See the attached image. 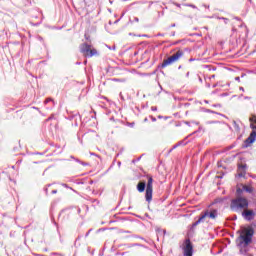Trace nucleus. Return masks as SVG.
Segmentation results:
<instances>
[{
    "instance_id": "obj_29",
    "label": "nucleus",
    "mask_w": 256,
    "mask_h": 256,
    "mask_svg": "<svg viewBox=\"0 0 256 256\" xmlns=\"http://www.w3.org/2000/svg\"><path fill=\"white\" fill-rule=\"evenodd\" d=\"M134 21H135L136 23H139V18L135 17V18H134Z\"/></svg>"
},
{
    "instance_id": "obj_1",
    "label": "nucleus",
    "mask_w": 256,
    "mask_h": 256,
    "mask_svg": "<svg viewBox=\"0 0 256 256\" xmlns=\"http://www.w3.org/2000/svg\"><path fill=\"white\" fill-rule=\"evenodd\" d=\"M254 231L251 228H246L242 231L241 235L237 239V244L240 249H245V247H249L251 241H253Z\"/></svg>"
},
{
    "instance_id": "obj_3",
    "label": "nucleus",
    "mask_w": 256,
    "mask_h": 256,
    "mask_svg": "<svg viewBox=\"0 0 256 256\" xmlns=\"http://www.w3.org/2000/svg\"><path fill=\"white\" fill-rule=\"evenodd\" d=\"M183 57V51L178 50L174 55L170 56L168 59L164 60L161 63V69H165V67H168V65H172V63H175L176 61H179Z\"/></svg>"
},
{
    "instance_id": "obj_32",
    "label": "nucleus",
    "mask_w": 256,
    "mask_h": 256,
    "mask_svg": "<svg viewBox=\"0 0 256 256\" xmlns=\"http://www.w3.org/2000/svg\"><path fill=\"white\" fill-rule=\"evenodd\" d=\"M57 190H52V195H56Z\"/></svg>"
},
{
    "instance_id": "obj_40",
    "label": "nucleus",
    "mask_w": 256,
    "mask_h": 256,
    "mask_svg": "<svg viewBox=\"0 0 256 256\" xmlns=\"http://www.w3.org/2000/svg\"><path fill=\"white\" fill-rule=\"evenodd\" d=\"M207 112H208V113H214V112H213V111H211V110H207Z\"/></svg>"
},
{
    "instance_id": "obj_21",
    "label": "nucleus",
    "mask_w": 256,
    "mask_h": 256,
    "mask_svg": "<svg viewBox=\"0 0 256 256\" xmlns=\"http://www.w3.org/2000/svg\"><path fill=\"white\" fill-rule=\"evenodd\" d=\"M129 247H143V245L135 243L131 244Z\"/></svg>"
},
{
    "instance_id": "obj_34",
    "label": "nucleus",
    "mask_w": 256,
    "mask_h": 256,
    "mask_svg": "<svg viewBox=\"0 0 256 256\" xmlns=\"http://www.w3.org/2000/svg\"><path fill=\"white\" fill-rule=\"evenodd\" d=\"M112 81H119V79H117V78H113V79H112Z\"/></svg>"
},
{
    "instance_id": "obj_30",
    "label": "nucleus",
    "mask_w": 256,
    "mask_h": 256,
    "mask_svg": "<svg viewBox=\"0 0 256 256\" xmlns=\"http://www.w3.org/2000/svg\"><path fill=\"white\" fill-rule=\"evenodd\" d=\"M44 191H45V193L47 195V193H49V188H45Z\"/></svg>"
},
{
    "instance_id": "obj_37",
    "label": "nucleus",
    "mask_w": 256,
    "mask_h": 256,
    "mask_svg": "<svg viewBox=\"0 0 256 256\" xmlns=\"http://www.w3.org/2000/svg\"><path fill=\"white\" fill-rule=\"evenodd\" d=\"M240 91H245V89L243 87H240Z\"/></svg>"
},
{
    "instance_id": "obj_48",
    "label": "nucleus",
    "mask_w": 256,
    "mask_h": 256,
    "mask_svg": "<svg viewBox=\"0 0 256 256\" xmlns=\"http://www.w3.org/2000/svg\"><path fill=\"white\" fill-rule=\"evenodd\" d=\"M228 71H231V69L230 68H226Z\"/></svg>"
},
{
    "instance_id": "obj_45",
    "label": "nucleus",
    "mask_w": 256,
    "mask_h": 256,
    "mask_svg": "<svg viewBox=\"0 0 256 256\" xmlns=\"http://www.w3.org/2000/svg\"><path fill=\"white\" fill-rule=\"evenodd\" d=\"M81 239V237H78L77 239H76V241H79Z\"/></svg>"
},
{
    "instance_id": "obj_28",
    "label": "nucleus",
    "mask_w": 256,
    "mask_h": 256,
    "mask_svg": "<svg viewBox=\"0 0 256 256\" xmlns=\"http://www.w3.org/2000/svg\"><path fill=\"white\" fill-rule=\"evenodd\" d=\"M151 111H157V106H152Z\"/></svg>"
},
{
    "instance_id": "obj_6",
    "label": "nucleus",
    "mask_w": 256,
    "mask_h": 256,
    "mask_svg": "<svg viewBox=\"0 0 256 256\" xmlns=\"http://www.w3.org/2000/svg\"><path fill=\"white\" fill-rule=\"evenodd\" d=\"M184 256H193V244L190 239H186L184 242Z\"/></svg>"
},
{
    "instance_id": "obj_24",
    "label": "nucleus",
    "mask_w": 256,
    "mask_h": 256,
    "mask_svg": "<svg viewBox=\"0 0 256 256\" xmlns=\"http://www.w3.org/2000/svg\"><path fill=\"white\" fill-rule=\"evenodd\" d=\"M106 47H108V49H110V51H115L116 47L115 46H109V45H106Z\"/></svg>"
},
{
    "instance_id": "obj_17",
    "label": "nucleus",
    "mask_w": 256,
    "mask_h": 256,
    "mask_svg": "<svg viewBox=\"0 0 256 256\" xmlns=\"http://www.w3.org/2000/svg\"><path fill=\"white\" fill-rule=\"evenodd\" d=\"M76 163H80V165H83L84 167H87V165H89L88 163H85L79 159H74Z\"/></svg>"
},
{
    "instance_id": "obj_13",
    "label": "nucleus",
    "mask_w": 256,
    "mask_h": 256,
    "mask_svg": "<svg viewBox=\"0 0 256 256\" xmlns=\"http://www.w3.org/2000/svg\"><path fill=\"white\" fill-rule=\"evenodd\" d=\"M225 203V198H216L213 202L212 205H218L221 206Z\"/></svg>"
},
{
    "instance_id": "obj_49",
    "label": "nucleus",
    "mask_w": 256,
    "mask_h": 256,
    "mask_svg": "<svg viewBox=\"0 0 256 256\" xmlns=\"http://www.w3.org/2000/svg\"><path fill=\"white\" fill-rule=\"evenodd\" d=\"M125 233H131L130 231H125Z\"/></svg>"
},
{
    "instance_id": "obj_33",
    "label": "nucleus",
    "mask_w": 256,
    "mask_h": 256,
    "mask_svg": "<svg viewBox=\"0 0 256 256\" xmlns=\"http://www.w3.org/2000/svg\"><path fill=\"white\" fill-rule=\"evenodd\" d=\"M217 179H223V175L217 176Z\"/></svg>"
},
{
    "instance_id": "obj_39",
    "label": "nucleus",
    "mask_w": 256,
    "mask_h": 256,
    "mask_svg": "<svg viewBox=\"0 0 256 256\" xmlns=\"http://www.w3.org/2000/svg\"><path fill=\"white\" fill-rule=\"evenodd\" d=\"M189 61H190V62H191V61H195V59H193V58H190V59H189Z\"/></svg>"
},
{
    "instance_id": "obj_22",
    "label": "nucleus",
    "mask_w": 256,
    "mask_h": 256,
    "mask_svg": "<svg viewBox=\"0 0 256 256\" xmlns=\"http://www.w3.org/2000/svg\"><path fill=\"white\" fill-rule=\"evenodd\" d=\"M186 7H191L192 9H197V6L193 4H186Z\"/></svg>"
},
{
    "instance_id": "obj_47",
    "label": "nucleus",
    "mask_w": 256,
    "mask_h": 256,
    "mask_svg": "<svg viewBox=\"0 0 256 256\" xmlns=\"http://www.w3.org/2000/svg\"><path fill=\"white\" fill-rule=\"evenodd\" d=\"M223 195H225V190L222 191Z\"/></svg>"
},
{
    "instance_id": "obj_16",
    "label": "nucleus",
    "mask_w": 256,
    "mask_h": 256,
    "mask_svg": "<svg viewBox=\"0 0 256 256\" xmlns=\"http://www.w3.org/2000/svg\"><path fill=\"white\" fill-rule=\"evenodd\" d=\"M233 127L236 133H239V131H241V128L239 127V124H237L236 121H233Z\"/></svg>"
},
{
    "instance_id": "obj_27",
    "label": "nucleus",
    "mask_w": 256,
    "mask_h": 256,
    "mask_svg": "<svg viewBox=\"0 0 256 256\" xmlns=\"http://www.w3.org/2000/svg\"><path fill=\"white\" fill-rule=\"evenodd\" d=\"M91 231H93V229H89L88 232L85 234V237H87L88 235H90Z\"/></svg>"
},
{
    "instance_id": "obj_50",
    "label": "nucleus",
    "mask_w": 256,
    "mask_h": 256,
    "mask_svg": "<svg viewBox=\"0 0 256 256\" xmlns=\"http://www.w3.org/2000/svg\"><path fill=\"white\" fill-rule=\"evenodd\" d=\"M186 125H189V122H186Z\"/></svg>"
},
{
    "instance_id": "obj_38",
    "label": "nucleus",
    "mask_w": 256,
    "mask_h": 256,
    "mask_svg": "<svg viewBox=\"0 0 256 256\" xmlns=\"http://www.w3.org/2000/svg\"><path fill=\"white\" fill-rule=\"evenodd\" d=\"M176 7H181V4L176 3Z\"/></svg>"
},
{
    "instance_id": "obj_25",
    "label": "nucleus",
    "mask_w": 256,
    "mask_h": 256,
    "mask_svg": "<svg viewBox=\"0 0 256 256\" xmlns=\"http://www.w3.org/2000/svg\"><path fill=\"white\" fill-rule=\"evenodd\" d=\"M179 147V143L175 144L170 151H173V149H177Z\"/></svg>"
},
{
    "instance_id": "obj_14",
    "label": "nucleus",
    "mask_w": 256,
    "mask_h": 256,
    "mask_svg": "<svg viewBox=\"0 0 256 256\" xmlns=\"http://www.w3.org/2000/svg\"><path fill=\"white\" fill-rule=\"evenodd\" d=\"M204 221H205V216H200L199 219L192 224V229H195L197 225H199L200 223H203Z\"/></svg>"
},
{
    "instance_id": "obj_15",
    "label": "nucleus",
    "mask_w": 256,
    "mask_h": 256,
    "mask_svg": "<svg viewBox=\"0 0 256 256\" xmlns=\"http://www.w3.org/2000/svg\"><path fill=\"white\" fill-rule=\"evenodd\" d=\"M250 122H251V124H250L251 129L255 130L256 129V116L255 115L250 118Z\"/></svg>"
},
{
    "instance_id": "obj_20",
    "label": "nucleus",
    "mask_w": 256,
    "mask_h": 256,
    "mask_svg": "<svg viewBox=\"0 0 256 256\" xmlns=\"http://www.w3.org/2000/svg\"><path fill=\"white\" fill-rule=\"evenodd\" d=\"M179 147L183 146V145H187V143H185V140H181L178 142Z\"/></svg>"
},
{
    "instance_id": "obj_7",
    "label": "nucleus",
    "mask_w": 256,
    "mask_h": 256,
    "mask_svg": "<svg viewBox=\"0 0 256 256\" xmlns=\"http://www.w3.org/2000/svg\"><path fill=\"white\" fill-rule=\"evenodd\" d=\"M200 217H204V219H217V209H212L211 211L206 210L200 214Z\"/></svg>"
},
{
    "instance_id": "obj_4",
    "label": "nucleus",
    "mask_w": 256,
    "mask_h": 256,
    "mask_svg": "<svg viewBox=\"0 0 256 256\" xmlns=\"http://www.w3.org/2000/svg\"><path fill=\"white\" fill-rule=\"evenodd\" d=\"M145 199L147 203H150V201H153V177H148V182L146 185V193H145Z\"/></svg>"
},
{
    "instance_id": "obj_46",
    "label": "nucleus",
    "mask_w": 256,
    "mask_h": 256,
    "mask_svg": "<svg viewBox=\"0 0 256 256\" xmlns=\"http://www.w3.org/2000/svg\"><path fill=\"white\" fill-rule=\"evenodd\" d=\"M186 77H189V72H187Z\"/></svg>"
},
{
    "instance_id": "obj_19",
    "label": "nucleus",
    "mask_w": 256,
    "mask_h": 256,
    "mask_svg": "<svg viewBox=\"0 0 256 256\" xmlns=\"http://www.w3.org/2000/svg\"><path fill=\"white\" fill-rule=\"evenodd\" d=\"M60 185H61L62 187H65V189H71V191H74V193H75V190H74L73 188L69 187V185H67V184H65V183H60Z\"/></svg>"
},
{
    "instance_id": "obj_36",
    "label": "nucleus",
    "mask_w": 256,
    "mask_h": 256,
    "mask_svg": "<svg viewBox=\"0 0 256 256\" xmlns=\"http://www.w3.org/2000/svg\"><path fill=\"white\" fill-rule=\"evenodd\" d=\"M235 80H236V81H240V78H239V77H236Z\"/></svg>"
},
{
    "instance_id": "obj_42",
    "label": "nucleus",
    "mask_w": 256,
    "mask_h": 256,
    "mask_svg": "<svg viewBox=\"0 0 256 256\" xmlns=\"http://www.w3.org/2000/svg\"><path fill=\"white\" fill-rule=\"evenodd\" d=\"M152 121H157V118H152Z\"/></svg>"
},
{
    "instance_id": "obj_9",
    "label": "nucleus",
    "mask_w": 256,
    "mask_h": 256,
    "mask_svg": "<svg viewBox=\"0 0 256 256\" xmlns=\"http://www.w3.org/2000/svg\"><path fill=\"white\" fill-rule=\"evenodd\" d=\"M255 141H256V131L253 130L250 133L249 137L245 140L246 147H249V145H251L252 143H255Z\"/></svg>"
},
{
    "instance_id": "obj_41",
    "label": "nucleus",
    "mask_w": 256,
    "mask_h": 256,
    "mask_svg": "<svg viewBox=\"0 0 256 256\" xmlns=\"http://www.w3.org/2000/svg\"><path fill=\"white\" fill-rule=\"evenodd\" d=\"M170 27H176V25L175 24H171V26Z\"/></svg>"
},
{
    "instance_id": "obj_8",
    "label": "nucleus",
    "mask_w": 256,
    "mask_h": 256,
    "mask_svg": "<svg viewBox=\"0 0 256 256\" xmlns=\"http://www.w3.org/2000/svg\"><path fill=\"white\" fill-rule=\"evenodd\" d=\"M242 217L246 221H253V219H255V212L246 208L244 211H242Z\"/></svg>"
},
{
    "instance_id": "obj_52",
    "label": "nucleus",
    "mask_w": 256,
    "mask_h": 256,
    "mask_svg": "<svg viewBox=\"0 0 256 256\" xmlns=\"http://www.w3.org/2000/svg\"><path fill=\"white\" fill-rule=\"evenodd\" d=\"M178 69H181V66H179Z\"/></svg>"
},
{
    "instance_id": "obj_10",
    "label": "nucleus",
    "mask_w": 256,
    "mask_h": 256,
    "mask_svg": "<svg viewBox=\"0 0 256 256\" xmlns=\"http://www.w3.org/2000/svg\"><path fill=\"white\" fill-rule=\"evenodd\" d=\"M243 191H244L245 193H253V187L244 185V186L242 187V190H241V189H238V190H237V194H238V195H241V193H243Z\"/></svg>"
},
{
    "instance_id": "obj_12",
    "label": "nucleus",
    "mask_w": 256,
    "mask_h": 256,
    "mask_svg": "<svg viewBox=\"0 0 256 256\" xmlns=\"http://www.w3.org/2000/svg\"><path fill=\"white\" fill-rule=\"evenodd\" d=\"M247 172L245 171V165L239 166L238 168V177H245Z\"/></svg>"
},
{
    "instance_id": "obj_18",
    "label": "nucleus",
    "mask_w": 256,
    "mask_h": 256,
    "mask_svg": "<svg viewBox=\"0 0 256 256\" xmlns=\"http://www.w3.org/2000/svg\"><path fill=\"white\" fill-rule=\"evenodd\" d=\"M47 103H52L53 105H55V102L53 101L52 98H47L45 101H44V104L47 105Z\"/></svg>"
},
{
    "instance_id": "obj_2",
    "label": "nucleus",
    "mask_w": 256,
    "mask_h": 256,
    "mask_svg": "<svg viewBox=\"0 0 256 256\" xmlns=\"http://www.w3.org/2000/svg\"><path fill=\"white\" fill-rule=\"evenodd\" d=\"M230 207L232 211L241 212L245 209H249V200L243 196H238L231 201Z\"/></svg>"
},
{
    "instance_id": "obj_11",
    "label": "nucleus",
    "mask_w": 256,
    "mask_h": 256,
    "mask_svg": "<svg viewBox=\"0 0 256 256\" xmlns=\"http://www.w3.org/2000/svg\"><path fill=\"white\" fill-rule=\"evenodd\" d=\"M146 187H147V183L146 182H139L137 184V190L139 191V193H143V191H145Z\"/></svg>"
},
{
    "instance_id": "obj_51",
    "label": "nucleus",
    "mask_w": 256,
    "mask_h": 256,
    "mask_svg": "<svg viewBox=\"0 0 256 256\" xmlns=\"http://www.w3.org/2000/svg\"><path fill=\"white\" fill-rule=\"evenodd\" d=\"M113 165H115V160L113 161Z\"/></svg>"
},
{
    "instance_id": "obj_31",
    "label": "nucleus",
    "mask_w": 256,
    "mask_h": 256,
    "mask_svg": "<svg viewBox=\"0 0 256 256\" xmlns=\"http://www.w3.org/2000/svg\"><path fill=\"white\" fill-rule=\"evenodd\" d=\"M117 165H118L119 168H121V161H118Z\"/></svg>"
},
{
    "instance_id": "obj_44",
    "label": "nucleus",
    "mask_w": 256,
    "mask_h": 256,
    "mask_svg": "<svg viewBox=\"0 0 256 256\" xmlns=\"http://www.w3.org/2000/svg\"><path fill=\"white\" fill-rule=\"evenodd\" d=\"M78 213H81V208L78 209Z\"/></svg>"
},
{
    "instance_id": "obj_43",
    "label": "nucleus",
    "mask_w": 256,
    "mask_h": 256,
    "mask_svg": "<svg viewBox=\"0 0 256 256\" xmlns=\"http://www.w3.org/2000/svg\"><path fill=\"white\" fill-rule=\"evenodd\" d=\"M137 239H143L142 237L136 236Z\"/></svg>"
},
{
    "instance_id": "obj_35",
    "label": "nucleus",
    "mask_w": 256,
    "mask_h": 256,
    "mask_svg": "<svg viewBox=\"0 0 256 256\" xmlns=\"http://www.w3.org/2000/svg\"><path fill=\"white\" fill-rule=\"evenodd\" d=\"M223 252V249H220L217 253L219 254V253H222Z\"/></svg>"
},
{
    "instance_id": "obj_26",
    "label": "nucleus",
    "mask_w": 256,
    "mask_h": 256,
    "mask_svg": "<svg viewBox=\"0 0 256 256\" xmlns=\"http://www.w3.org/2000/svg\"><path fill=\"white\" fill-rule=\"evenodd\" d=\"M156 37H165V34H163V33H158V34L156 35Z\"/></svg>"
},
{
    "instance_id": "obj_5",
    "label": "nucleus",
    "mask_w": 256,
    "mask_h": 256,
    "mask_svg": "<svg viewBox=\"0 0 256 256\" xmlns=\"http://www.w3.org/2000/svg\"><path fill=\"white\" fill-rule=\"evenodd\" d=\"M80 52L85 56V57H93V55H97V50L96 49H91V45L84 43L80 46Z\"/></svg>"
},
{
    "instance_id": "obj_23",
    "label": "nucleus",
    "mask_w": 256,
    "mask_h": 256,
    "mask_svg": "<svg viewBox=\"0 0 256 256\" xmlns=\"http://www.w3.org/2000/svg\"><path fill=\"white\" fill-rule=\"evenodd\" d=\"M90 155L93 156V157H98L99 159H101V156L97 155L96 153L90 152Z\"/></svg>"
}]
</instances>
